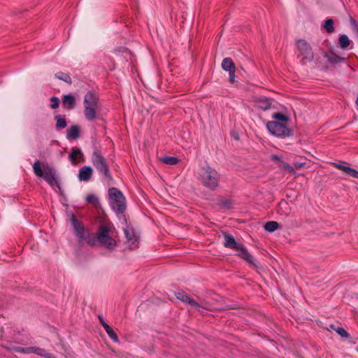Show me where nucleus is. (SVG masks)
Listing matches in <instances>:
<instances>
[{
    "label": "nucleus",
    "instance_id": "obj_1",
    "mask_svg": "<svg viewBox=\"0 0 358 358\" xmlns=\"http://www.w3.org/2000/svg\"><path fill=\"white\" fill-rule=\"evenodd\" d=\"M75 236L78 242H85L91 247L99 246L110 251L117 246V232L113 224L109 221L102 222L99 225L96 233H91L85 229L83 224L72 215L71 219Z\"/></svg>",
    "mask_w": 358,
    "mask_h": 358
},
{
    "label": "nucleus",
    "instance_id": "obj_2",
    "mask_svg": "<svg viewBox=\"0 0 358 358\" xmlns=\"http://www.w3.org/2000/svg\"><path fill=\"white\" fill-rule=\"evenodd\" d=\"M34 173L38 178H43L53 189H61L60 183L57 178L55 171L48 164L36 161L33 165Z\"/></svg>",
    "mask_w": 358,
    "mask_h": 358
},
{
    "label": "nucleus",
    "instance_id": "obj_3",
    "mask_svg": "<svg viewBox=\"0 0 358 358\" xmlns=\"http://www.w3.org/2000/svg\"><path fill=\"white\" fill-rule=\"evenodd\" d=\"M199 180L208 190L215 191L220 186V176L215 169L207 166L203 168Z\"/></svg>",
    "mask_w": 358,
    "mask_h": 358
},
{
    "label": "nucleus",
    "instance_id": "obj_4",
    "mask_svg": "<svg viewBox=\"0 0 358 358\" xmlns=\"http://www.w3.org/2000/svg\"><path fill=\"white\" fill-rule=\"evenodd\" d=\"M110 205L117 214H123L126 209L125 198L123 194L117 188L109 189Z\"/></svg>",
    "mask_w": 358,
    "mask_h": 358
},
{
    "label": "nucleus",
    "instance_id": "obj_5",
    "mask_svg": "<svg viewBox=\"0 0 358 358\" xmlns=\"http://www.w3.org/2000/svg\"><path fill=\"white\" fill-rule=\"evenodd\" d=\"M296 45L298 51L297 57H301L300 63L302 65H306L314 59L312 48L305 39H297Z\"/></svg>",
    "mask_w": 358,
    "mask_h": 358
},
{
    "label": "nucleus",
    "instance_id": "obj_6",
    "mask_svg": "<svg viewBox=\"0 0 358 358\" xmlns=\"http://www.w3.org/2000/svg\"><path fill=\"white\" fill-rule=\"evenodd\" d=\"M266 127L271 134L278 137L285 138L294 135L293 130L287 127V124H282V122L269 121Z\"/></svg>",
    "mask_w": 358,
    "mask_h": 358
},
{
    "label": "nucleus",
    "instance_id": "obj_7",
    "mask_svg": "<svg viewBox=\"0 0 358 358\" xmlns=\"http://www.w3.org/2000/svg\"><path fill=\"white\" fill-rule=\"evenodd\" d=\"M110 158H94L92 163L99 174L103 175L108 180L112 179V175L110 171Z\"/></svg>",
    "mask_w": 358,
    "mask_h": 358
},
{
    "label": "nucleus",
    "instance_id": "obj_8",
    "mask_svg": "<svg viewBox=\"0 0 358 358\" xmlns=\"http://www.w3.org/2000/svg\"><path fill=\"white\" fill-rule=\"evenodd\" d=\"M13 350L17 352L25 354L34 353L45 358H56L55 356L51 353L48 352L45 349L38 347L22 348L17 346L13 347Z\"/></svg>",
    "mask_w": 358,
    "mask_h": 358
},
{
    "label": "nucleus",
    "instance_id": "obj_9",
    "mask_svg": "<svg viewBox=\"0 0 358 358\" xmlns=\"http://www.w3.org/2000/svg\"><path fill=\"white\" fill-rule=\"evenodd\" d=\"M176 298L182 302L189 304V306L195 308L197 310L200 311L202 308L195 300L190 298L185 292L180 291L176 294Z\"/></svg>",
    "mask_w": 358,
    "mask_h": 358
},
{
    "label": "nucleus",
    "instance_id": "obj_10",
    "mask_svg": "<svg viewBox=\"0 0 358 358\" xmlns=\"http://www.w3.org/2000/svg\"><path fill=\"white\" fill-rule=\"evenodd\" d=\"M99 98L94 90L88 91L84 96V106H99Z\"/></svg>",
    "mask_w": 358,
    "mask_h": 358
},
{
    "label": "nucleus",
    "instance_id": "obj_11",
    "mask_svg": "<svg viewBox=\"0 0 358 358\" xmlns=\"http://www.w3.org/2000/svg\"><path fill=\"white\" fill-rule=\"evenodd\" d=\"M124 232L128 243L130 244L131 249L137 247L138 243V236L132 228L127 227L124 229Z\"/></svg>",
    "mask_w": 358,
    "mask_h": 358
},
{
    "label": "nucleus",
    "instance_id": "obj_12",
    "mask_svg": "<svg viewBox=\"0 0 358 358\" xmlns=\"http://www.w3.org/2000/svg\"><path fill=\"white\" fill-rule=\"evenodd\" d=\"M62 105L66 110H73L76 106V99L71 94H64L62 96Z\"/></svg>",
    "mask_w": 358,
    "mask_h": 358
},
{
    "label": "nucleus",
    "instance_id": "obj_13",
    "mask_svg": "<svg viewBox=\"0 0 358 358\" xmlns=\"http://www.w3.org/2000/svg\"><path fill=\"white\" fill-rule=\"evenodd\" d=\"M99 106H84V115L85 119L89 122H92L99 117L98 109Z\"/></svg>",
    "mask_w": 358,
    "mask_h": 358
},
{
    "label": "nucleus",
    "instance_id": "obj_14",
    "mask_svg": "<svg viewBox=\"0 0 358 358\" xmlns=\"http://www.w3.org/2000/svg\"><path fill=\"white\" fill-rule=\"evenodd\" d=\"M334 166L343 171L345 173L348 174V176L355 178H358V171L355 170V169L350 168L348 166V163L346 162H342V164L339 163H334Z\"/></svg>",
    "mask_w": 358,
    "mask_h": 358
},
{
    "label": "nucleus",
    "instance_id": "obj_15",
    "mask_svg": "<svg viewBox=\"0 0 358 358\" xmlns=\"http://www.w3.org/2000/svg\"><path fill=\"white\" fill-rule=\"evenodd\" d=\"M334 166L343 171L345 173L348 174V176L355 178H358V171L355 170V169L350 168L348 166V163L346 162H342V164L339 163H334Z\"/></svg>",
    "mask_w": 358,
    "mask_h": 358
},
{
    "label": "nucleus",
    "instance_id": "obj_16",
    "mask_svg": "<svg viewBox=\"0 0 358 358\" xmlns=\"http://www.w3.org/2000/svg\"><path fill=\"white\" fill-rule=\"evenodd\" d=\"M224 247L233 250H237L238 248H239V245H242L241 243H237L234 238V237L228 234V233H224Z\"/></svg>",
    "mask_w": 358,
    "mask_h": 358
},
{
    "label": "nucleus",
    "instance_id": "obj_17",
    "mask_svg": "<svg viewBox=\"0 0 358 358\" xmlns=\"http://www.w3.org/2000/svg\"><path fill=\"white\" fill-rule=\"evenodd\" d=\"M236 250L239 252L238 254L239 257L242 258L250 264H255L252 255L246 250L243 244L239 245V248H238Z\"/></svg>",
    "mask_w": 358,
    "mask_h": 358
},
{
    "label": "nucleus",
    "instance_id": "obj_18",
    "mask_svg": "<svg viewBox=\"0 0 358 358\" xmlns=\"http://www.w3.org/2000/svg\"><path fill=\"white\" fill-rule=\"evenodd\" d=\"M277 213L282 217H287L291 213V207L287 201L282 200L277 207Z\"/></svg>",
    "mask_w": 358,
    "mask_h": 358
},
{
    "label": "nucleus",
    "instance_id": "obj_19",
    "mask_svg": "<svg viewBox=\"0 0 358 358\" xmlns=\"http://www.w3.org/2000/svg\"><path fill=\"white\" fill-rule=\"evenodd\" d=\"M324 57L327 58L329 63L333 65H336L345 61V58L338 56L331 50L324 55Z\"/></svg>",
    "mask_w": 358,
    "mask_h": 358
},
{
    "label": "nucleus",
    "instance_id": "obj_20",
    "mask_svg": "<svg viewBox=\"0 0 358 358\" xmlns=\"http://www.w3.org/2000/svg\"><path fill=\"white\" fill-rule=\"evenodd\" d=\"M255 102L257 108L266 110L269 109L271 106V100L266 96H259L255 99Z\"/></svg>",
    "mask_w": 358,
    "mask_h": 358
},
{
    "label": "nucleus",
    "instance_id": "obj_21",
    "mask_svg": "<svg viewBox=\"0 0 358 358\" xmlns=\"http://www.w3.org/2000/svg\"><path fill=\"white\" fill-rule=\"evenodd\" d=\"M92 175V169L90 166H83L79 171L78 178L80 181H88Z\"/></svg>",
    "mask_w": 358,
    "mask_h": 358
},
{
    "label": "nucleus",
    "instance_id": "obj_22",
    "mask_svg": "<svg viewBox=\"0 0 358 358\" xmlns=\"http://www.w3.org/2000/svg\"><path fill=\"white\" fill-rule=\"evenodd\" d=\"M88 150L90 152H91L92 157H103V154L101 151L100 144L96 140L92 141L91 144L88 146Z\"/></svg>",
    "mask_w": 358,
    "mask_h": 358
},
{
    "label": "nucleus",
    "instance_id": "obj_23",
    "mask_svg": "<svg viewBox=\"0 0 358 358\" xmlns=\"http://www.w3.org/2000/svg\"><path fill=\"white\" fill-rule=\"evenodd\" d=\"M80 134V129L78 125H72L66 130V137L69 140H76L78 138Z\"/></svg>",
    "mask_w": 358,
    "mask_h": 358
},
{
    "label": "nucleus",
    "instance_id": "obj_24",
    "mask_svg": "<svg viewBox=\"0 0 358 358\" xmlns=\"http://www.w3.org/2000/svg\"><path fill=\"white\" fill-rule=\"evenodd\" d=\"M221 66L222 69L226 71L231 72V71L236 70L235 64L230 57L224 58Z\"/></svg>",
    "mask_w": 358,
    "mask_h": 358
},
{
    "label": "nucleus",
    "instance_id": "obj_25",
    "mask_svg": "<svg viewBox=\"0 0 358 358\" xmlns=\"http://www.w3.org/2000/svg\"><path fill=\"white\" fill-rule=\"evenodd\" d=\"M56 120L55 128L57 130H61L66 127L67 123L65 116L60 114H57L54 117Z\"/></svg>",
    "mask_w": 358,
    "mask_h": 358
},
{
    "label": "nucleus",
    "instance_id": "obj_26",
    "mask_svg": "<svg viewBox=\"0 0 358 358\" xmlns=\"http://www.w3.org/2000/svg\"><path fill=\"white\" fill-rule=\"evenodd\" d=\"M180 162V158H157V164L162 166L163 164L175 165Z\"/></svg>",
    "mask_w": 358,
    "mask_h": 358
},
{
    "label": "nucleus",
    "instance_id": "obj_27",
    "mask_svg": "<svg viewBox=\"0 0 358 358\" xmlns=\"http://www.w3.org/2000/svg\"><path fill=\"white\" fill-rule=\"evenodd\" d=\"M103 328L108 335V336L110 338V339L114 341L115 343H119V338L116 333L114 331L112 327H110L108 324H103Z\"/></svg>",
    "mask_w": 358,
    "mask_h": 358
},
{
    "label": "nucleus",
    "instance_id": "obj_28",
    "mask_svg": "<svg viewBox=\"0 0 358 358\" xmlns=\"http://www.w3.org/2000/svg\"><path fill=\"white\" fill-rule=\"evenodd\" d=\"M55 77L58 80H62L69 85L72 84V80L70 76L68 73L59 71L55 73Z\"/></svg>",
    "mask_w": 358,
    "mask_h": 358
},
{
    "label": "nucleus",
    "instance_id": "obj_29",
    "mask_svg": "<svg viewBox=\"0 0 358 358\" xmlns=\"http://www.w3.org/2000/svg\"><path fill=\"white\" fill-rule=\"evenodd\" d=\"M334 22L331 18H328L324 21L323 28L328 34H331L334 31Z\"/></svg>",
    "mask_w": 358,
    "mask_h": 358
},
{
    "label": "nucleus",
    "instance_id": "obj_30",
    "mask_svg": "<svg viewBox=\"0 0 358 358\" xmlns=\"http://www.w3.org/2000/svg\"><path fill=\"white\" fill-rule=\"evenodd\" d=\"M338 43L341 48L346 49L350 44V40L345 34H342L338 38Z\"/></svg>",
    "mask_w": 358,
    "mask_h": 358
},
{
    "label": "nucleus",
    "instance_id": "obj_31",
    "mask_svg": "<svg viewBox=\"0 0 358 358\" xmlns=\"http://www.w3.org/2000/svg\"><path fill=\"white\" fill-rule=\"evenodd\" d=\"M272 117L275 122H282V124H287L289 121V117L281 113H275Z\"/></svg>",
    "mask_w": 358,
    "mask_h": 358
},
{
    "label": "nucleus",
    "instance_id": "obj_32",
    "mask_svg": "<svg viewBox=\"0 0 358 358\" xmlns=\"http://www.w3.org/2000/svg\"><path fill=\"white\" fill-rule=\"evenodd\" d=\"M279 226L280 225L278 222L275 221H269L265 224L264 229L268 232H273L274 231L279 228Z\"/></svg>",
    "mask_w": 358,
    "mask_h": 358
},
{
    "label": "nucleus",
    "instance_id": "obj_33",
    "mask_svg": "<svg viewBox=\"0 0 358 358\" xmlns=\"http://www.w3.org/2000/svg\"><path fill=\"white\" fill-rule=\"evenodd\" d=\"M48 150H49V154L50 155H52L54 151L56 152L55 155H62V149L57 143H55V141H53V143L50 145V147L49 148H48Z\"/></svg>",
    "mask_w": 358,
    "mask_h": 358
},
{
    "label": "nucleus",
    "instance_id": "obj_34",
    "mask_svg": "<svg viewBox=\"0 0 358 358\" xmlns=\"http://www.w3.org/2000/svg\"><path fill=\"white\" fill-rule=\"evenodd\" d=\"M86 201H87V203H90V204H93L94 206H97L99 204V199H98V198L95 195H94L92 194H88L87 196Z\"/></svg>",
    "mask_w": 358,
    "mask_h": 358
},
{
    "label": "nucleus",
    "instance_id": "obj_35",
    "mask_svg": "<svg viewBox=\"0 0 358 358\" xmlns=\"http://www.w3.org/2000/svg\"><path fill=\"white\" fill-rule=\"evenodd\" d=\"M50 101H51V104L50 105L51 109H57L59 108L60 100L57 96H52Z\"/></svg>",
    "mask_w": 358,
    "mask_h": 358
},
{
    "label": "nucleus",
    "instance_id": "obj_36",
    "mask_svg": "<svg viewBox=\"0 0 358 358\" xmlns=\"http://www.w3.org/2000/svg\"><path fill=\"white\" fill-rule=\"evenodd\" d=\"M334 330L343 338H350V334L341 327L334 328Z\"/></svg>",
    "mask_w": 358,
    "mask_h": 358
},
{
    "label": "nucleus",
    "instance_id": "obj_37",
    "mask_svg": "<svg viewBox=\"0 0 358 358\" xmlns=\"http://www.w3.org/2000/svg\"><path fill=\"white\" fill-rule=\"evenodd\" d=\"M68 157H83V155L80 149L77 147H73L71 149V151L69 153Z\"/></svg>",
    "mask_w": 358,
    "mask_h": 358
},
{
    "label": "nucleus",
    "instance_id": "obj_38",
    "mask_svg": "<svg viewBox=\"0 0 358 358\" xmlns=\"http://www.w3.org/2000/svg\"><path fill=\"white\" fill-rule=\"evenodd\" d=\"M283 169L289 173H294V168L289 164H283Z\"/></svg>",
    "mask_w": 358,
    "mask_h": 358
},
{
    "label": "nucleus",
    "instance_id": "obj_39",
    "mask_svg": "<svg viewBox=\"0 0 358 358\" xmlns=\"http://www.w3.org/2000/svg\"><path fill=\"white\" fill-rule=\"evenodd\" d=\"M229 80L231 83H235V73H236V70H233L231 71V72H229Z\"/></svg>",
    "mask_w": 358,
    "mask_h": 358
},
{
    "label": "nucleus",
    "instance_id": "obj_40",
    "mask_svg": "<svg viewBox=\"0 0 358 358\" xmlns=\"http://www.w3.org/2000/svg\"><path fill=\"white\" fill-rule=\"evenodd\" d=\"M221 205L227 208L231 207V202L229 200H224L221 202Z\"/></svg>",
    "mask_w": 358,
    "mask_h": 358
},
{
    "label": "nucleus",
    "instance_id": "obj_41",
    "mask_svg": "<svg viewBox=\"0 0 358 358\" xmlns=\"http://www.w3.org/2000/svg\"><path fill=\"white\" fill-rule=\"evenodd\" d=\"M305 166H306V163H295L294 168L296 169H299L303 167H305Z\"/></svg>",
    "mask_w": 358,
    "mask_h": 358
},
{
    "label": "nucleus",
    "instance_id": "obj_42",
    "mask_svg": "<svg viewBox=\"0 0 358 358\" xmlns=\"http://www.w3.org/2000/svg\"><path fill=\"white\" fill-rule=\"evenodd\" d=\"M231 136L232 137L236 140V141H238L239 140V136L237 133L236 132H233L231 133Z\"/></svg>",
    "mask_w": 358,
    "mask_h": 358
},
{
    "label": "nucleus",
    "instance_id": "obj_43",
    "mask_svg": "<svg viewBox=\"0 0 358 358\" xmlns=\"http://www.w3.org/2000/svg\"><path fill=\"white\" fill-rule=\"evenodd\" d=\"M99 320L100 323L101 324V325H102L103 327V324H107V323L104 321V320H103V317H102V316L99 315Z\"/></svg>",
    "mask_w": 358,
    "mask_h": 358
},
{
    "label": "nucleus",
    "instance_id": "obj_44",
    "mask_svg": "<svg viewBox=\"0 0 358 358\" xmlns=\"http://www.w3.org/2000/svg\"><path fill=\"white\" fill-rule=\"evenodd\" d=\"M350 21H351V23L353 26H355V24H357V22H356L355 20H354L353 18L351 17L350 19Z\"/></svg>",
    "mask_w": 358,
    "mask_h": 358
},
{
    "label": "nucleus",
    "instance_id": "obj_45",
    "mask_svg": "<svg viewBox=\"0 0 358 358\" xmlns=\"http://www.w3.org/2000/svg\"><path fill=\"white\" fill-rule=\"evenodd\" d=\"M355 29H356L358 31V23L355 24V26H353Z\"/></svg>",
    "mask_w": 358,
    "mask_h": 358
},
{
    "label": "nucleus",
    "instance_id": "obj_46",
    "mask_svg": "<svg viewBox=\"0 0 358 358\" xmlns=\"http://www.w3.org/2000/svg\"><path fill=\"white\" fill-rule=\"evenodd\" d=\"M355 29H356L358 31V23L355 24V26H353Z\"/></svg>",
    "mask_w": 358,
    "mask_h": 358
},
{
    "label": "nucleus",
    "instance_id": "obj_47",
    "mask_svg": "<svg viewBox=\"0 0 358 358\" xmlns=\"http://www.w3.org/2000/svg\"><path fill=\"white\" fill-rule=\"evenodd\" d=\"M70 159L72 161V162L74 163L78 158L72 157V158H70Z\"/></svg>",
    "mask_w": 358,
    "mask_h": 358
},
{
    "label": "nucleus",
    "instance_id": "obj_48",
    "mask_svg": "<svg viewBox=\"0 0 358 358\" xmlns=\"http://www.w3.org/2000/svg\"><path fill=\"white\" fill-rule=\"evenodd\" d=\"M331 329H334V328H336L334 324L330 325Z\"/></svg>",
    "mask_w": 358,
    "mask_h": 358
},
{
    "label": "nucleus",
    "instance_id": "obj_49",
    "mask_svg": "<svg viewBox=\"0 0 358 358\" xmlns=\"http://www.w3.org/2000/svg\"><path fill=\"white\" fill-rule=\"evenodd\" d=\"M271 157H278V155H272Z\"/></svg>",
    "mask_w": 358,
    "mask_h": 358
},
{
    "label": "nucleus",
    "instance_id": "obj_50",
    "mask_svg": "<svg viewBox=\"0 0 358 358\" xmlns=\"http://www.w3.org/2000/svg\"><path fill=\"white\" fill-rule=\"evenodd\" d=\"M101 120L103 121V122H105V120L103 118H101Z\"/></svg>",
    "mask_w": 358,
    "mask_h": 358
},
{
    "label": "nucleus",
    "instance_id": "obj_51",
    "mask_svg": "<svg viewBox=\"0 0 358 358\" xmlns=\"http://www.w3.org/2000/svg\"><path fill=\"white\" fill-rule=\"evenodd\" d=\"M357 351H358V350H357Z\"/></svg>",
    "mask_w": 358,
    "mask_h": 358
}]
</instances>
